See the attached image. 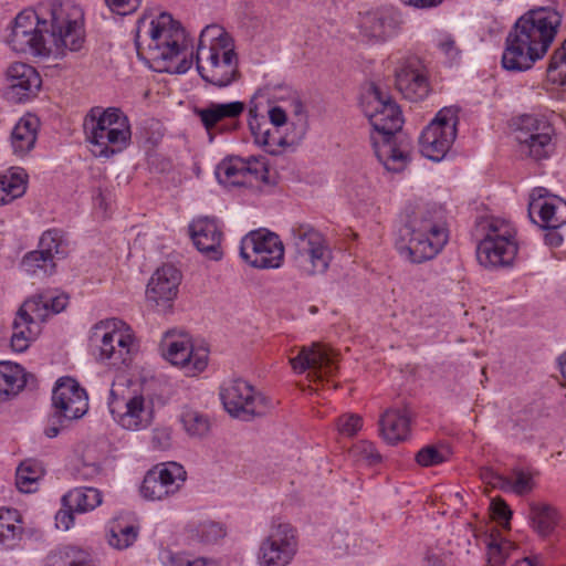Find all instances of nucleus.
Here are the masks:
<instances>
[{
  "label": "nucleus",
  "mask_w": 566,
  "mask_h": 566,
  "mask_svg": "<svg viewBox=\"0 0 566 566\" xmlns=\"http://www.w3.org/2000/svg\"><path fill=\"white\" fill-rule=\"evenodd\" d=\"M9 48L34 57H61L84 42V11L72 1H48L21 11L6 38Z\"/></svg>",
  "instance_id": "obj_1"
},
{
  "label": "nucleus",
  "mask_w": 566,
  "mask_h": 566,
  "mask_svg": "<svg viewBox=\"0 0 566 566\" xmlns=\"http://www.w3.org/2000/svg\"><path fill=\"white\" fill-rule=\"evenodd\" d=\"M560 23L559 12L548 7L523 14L506 38L502 55L503 67L514 72L530 70L546 55Z\"/></svg>",
  "instance_id": "obj_2"
},
{
  "label": "nucleus",
  "mask_w": 566,
  "mask_h": 566,
  "mask_svg": "<svg viewBox=\"0 0 566 566\" xmlns=\"http://www.w3.org/2000/svg\"><path fill=\"white\" fill-rule=\"evenodd\" d=\"M135 44L156 72L184 74L193 63L192 54L189 59L184 54L187 46L185 30L166 12L150 21L147 18L138 21Z\"/></svg>",
  "instance_id": "obj_3"
},
{
  "label": "nucleus",
  "mask_w": 566,
  "mask_h": 566,
  "mask_svg": "<svg viewBox=\"0 0 566 566\" xmlns=\"http://www.w3.org/2000/svg\"><path fill=\"white\" fill-rule=\"evenodd\" d=\"M360 107L374 130L381 137V142L371 137L378 159L389 171L403 170L410 159L409 150L391 140L403 123L399 106L378 84L369 82L363 87Z\"/></svg>",
  "instance_id": "obj_4"
},
{
  "label": "nucleus",
  "mask_w": 566,
  "mask_h": 566,
  "mask_svg": "<svg viewBox=\"0 0 566 566\" xmlns=\"http://www.w3.org/2000/svg\"><path fill=\"white\" fill-rule=\"evenodd\" d=\"M405 213V235L409 239L398 245L400 254L413 263L437 256L449 240L442 213L422 205L408 206Z\"/></svg>",
  "instance_id": "obj_5"
},
{
  "label": "nucleus",
  "mask_w": 566,
  "mask_h": 566,
  "mask_svg": "<svg viewBox=\"0 0 566 566\" xmlns=\"http://www.w3.org/2000/svg\"><path fill=\"white\" fill-rule=\"evenodd\" d=\"M83 130L91 153L97 158H112L132 140L130 122L118 107H92L83 119Z\"/></svg>",
  "instance_id": "obj_6"
},
{
  "label": "nucleus",
  "mask_w": 566,
  "mask_h": 566,
  "mask_svg": "<svg viewBox=\"0 0 566 566\" xmlns=\"http://www.w3.org/2000/svg\"><path fill=\"white\" fill-rule=\"evenodd\" d=\"M69 302L67 295L44 292L28 298L12 323L11 347L22 353L29 348L41 331V323L49 316L62 312Z\"/></svg>",
  "instance_id": "obj_7"
},
{
  "label": "nucleus",
  "mask_w": 566,
  "mask_h": 566,
  "mask_svg": "<svg viewBox=\"0 0 566 566\" xmlns=\"http://www.w3.org/2000/svg\"><path fill=\"white\" fill-rule=\"evenodd\" d=\"M290 245L294 266L302 275L324 274L333 253L325 235L308 223H296L290 229Z\"/></svg>",
  "instance_id": "obj_8"
},
{
  "label": "nucleus",
  "mask_w": 566,
  "mask_h": 566,
  "mask_svg": "<svg viewBox=\"0 0 566 566\" xmlns=\"http://www.w3.org/2000/svg\"><path fill=\"white\" fill-rule=\"evenodd\" d=\"M481 228L484 237L476 247L479 263L491 270L512 266L518 252L516 229L513 223L492 217L485 219Z\"/></svg>",
  "instance_id": "obj_9"
},
{
  "label": "nucleus",
  "mask_w": 566,
  "mask_h": 566,
  "mask_svg": "<svg viewBox=\"0 0 566 566\" xmlns=\"http://www.w3.org/2000/svg\"><path fill=\"white\" fill-rule=\"evenodd\" d=\"M91 343L98 350L97 358L115 368L127 366L137 352L132 328L117 318L96 323L92 328Z\"/></svg>",
  "instance_id": "obj_10"
},
{
  "label": "nucleus",
  "mask_w": 566,
  "mask_h": 566,
  "mask_svg": "<svg viewBox=\"0 0 566 566\" xmlns=\"http://www.w3.org/2000/svg\"><path fill=\"white\" fill-rule=\"evenodd\" d=\"M515 138L521 155L533 160L548 159L555 151V129L544 116L523 115Z\"/></svg>",
  "instance_id": "obj_11"
},
{
  "label": "nucleus",
  "mask_w": 566,
  "mask_h": 566,
  "mask_svg": "<svg viewBox=\"0 0 566 566\" xmlns=\"http://www.w3.org/2000/svg\"><path fill=\"white\" fill-rule=\"evenodd\" d=\"M284 254L280 237L264 228L250 231L240 242V256L255 269H279L283 265Z\"/></svg>",
  "instance_id": "obj_12"
},
{
  "label": "nucleus",
  "mask_w": 566,
  "mask_h": 566,
  "mask_svg": "<svg viewBox=\"0 0 566 566\" xmlns=\"http://www.w3.org/2000/svg\"><path fill=\"white\" fill-rule=\"evenodd\" d=\"M458 112L454 106L441 108L419 137L421 154L430 160H442L457 137Z\"/></svg>",
  "instance_id": "obj_13"
},
{
  "label": "nucleus",
  "mask_w": 566,
  "mask_h": 566,
  "mask_svg": "<svg viewBox=\"0 0 566 566\" xmlns=\"http://www.w3.org/2000/svg\"><path fill=\"white\" fill-rule=\"evenodd\" d=\"M108 408L114 421L129 431L147 429L155 418L154 400L143 392L119 397L111 390Z\"/></svg>",
  "instance_id": "obj_14"
},
{
  "label": "nucleus",
  "mask_w": 566,
  "mask_h": 566,
  "mask_svg": "<svg viewBox=\"0 0 566 566\" xmlns=\"http://www.w3.org/2000/svg\"><path fill=\"white\" fill-rule=\"evenodd\" d=\"M160 352L170 364L180 367L186 375L196 376L208 365V350L195 348L188 334L175 329L167 331L160 340Z\"/></svg>",
  "instance_id": "obj_15"
},
{
  "label": "nucleus",
  "mask_w": 566,
  "mask_h": 566,
  "mask_svg": "<svg viewBox=\"0 0 566 566\" xmlns=\"http://www.w3.org/2000/svg\"><path fill=\"white\" fill-rule=\"evenodd\" d=\"M298 551L296 530L289 523H273L258 551L260 566H287Z\"/></svg>",
  "instance_id": "obj_16"
},
{
  "label": "nucleus",
  "mask_w": 566,
  "mask_h": 566,
  "mask_svg": "<svg viewBox=\"0 0 566 566\" xmlns=\"http://www.w3.org/2000/svg\"><path fill=\"white\" fill-rule=\"evenodd\" d=\"M220 398L224 409L232 416L249 420L266 410L265 398L243 379H232L223 382Z\"/></svg>",
  "instance_id": "obj_17"
},
{
  "label": "nucleus",
  "mask_w": 566,
  "mask_h": 566,
  "mask_svg": "<svg viewBox=\"0 0 566 566\" xmlns=\"http://www.w3.org/2000/svg\"><path fill=\"white\" fill-rule=\"evenodd\" d=\"M53 421L71 422L81 419L88 410V397L84 388L71 377L57 379L52 391Z\"/></svg>",
  "instance_id": "obj_18"
},
{
  "label": "nucleus",
  "mask_w": 566,
  "mask_h": 566,
  "mask_svg": "<svg viewBox=\"0 0 566 566\" xmlns=\"http://www.w3.org/2000/svg\"><path fill=\"white\" fill-rule=\"evenodd\" d=\"M187 473L177 462H165L149 470L140 485V494L148 501H164L178 493Z\"/></svg>",
  "instance_id": "obj_19"
},
{
  "label": "nucleus",
  "mask_w": 566,
  "mask_h": 566,
  "mask_svg": "<svg viewBox=\"0 0 566 566\" xmlns=\"http://www.w3.org/2000/svg\"><path fill=\"white\" fill-rule=\"evenodd\" d=\"M197 71L206 82L226 87L238 74V57L234 49L214 50L196 53Z\"/></svg>",
  "instance_id": "obj_20"
},
{
  "label": "nucleus",
  "mask_w": 566,
  "mask_h": 566,
  "mask_svg": "<svg viewBox=\"0 0 566 566\" xmlns=\"http://www.w3.org/2000/svg\"><path fill=\"white\" fill-rule=\"evenodd\" d=\"M295 374H304L311 380H322L333 377L337 370V354L326 345L313 343L303 346L295 357L290 358Z\"/></svg>",
  "instance_id": "obj_21"
},
{
  "label": "nucleus",
  "mask_w": 566,
  "mask_h": 566,
  "mask_svg": "<svg viewBox=\"0 0 566 566\" xmlns=\"http://www.w3.org/2000/svg\"><path fill=\"white\" fill-rule=\"evenodd\" d=\"M528 216L544 229H558L566 224V201L536 187L530 193Z\"/></svg>",
  "instance_id": "obj_22"
},
{
  "label": "nucleus",
  "mask_w": 566,
  "mask_h": 566,
  "mask_svg": "<svg viewBox=\"0 0 566 566\" xmlns=\"http://www.w3.org/2000/svg\"><path fill=\"white\" fill-rule=\"evenodd\" d=\"M244 111L245 104L241 101L210 102L201 107H195L193 114L200 119L207 133L212 135L235 130Z\"/></svg>",
  "instance_id": "obj_23"
},
{
  "label": "nucleus",
  "mask_w": 566,
  "mask_h": 566,
  "mask_svg": "<svg viewBox=\"0 0 566 566\" xmlns=\"http://www.w3.org/2000/svg\"><path fill=\"white\" fill-rule=\"evenodd\" d=\"M4 82V96L13 103L29 101L42 86V78L36 69L23 62H14L7 67Z\"/></svg>",
  "instance_id": "obj_24"
},
{
  "label": "nucleus",
  "mask_w": 566,
  "mask_h": 566,
  "mask_svg": "<svg viewBox=\"0 0 566 566\" xmlns=\"http://www.w3.org/2000/svg\"><path fill=\"white\" fill-rule=\"evenodd\" d=\"M397 90L406 99L419 102L430 92L427 71L417 56H408L399 62L395 70Z\"/></svg>",
  "instance_id": "obj_25"
},
{
  "label": "nucleus",
  "mask_w": 566,
  "mask_h": 566,
  "mask_svg": "<svg viewBox=\"0 0 566 566\" xmlns=\"http://www.w3.org/2000/svg\"><path fill=\"white\" fill-rule=\"evenodd\" d=\"M268 169L265 164L256 158H229L217 168V178L228 186H245L253 181L265 180Z\"/></svg>",
  "instance_id": "obj_26"
},
{
  "label": "nucleus",
  "mask_w": 566,
  "mask_h": 566,
  "mask_svg": "<svg viewBox=\"0 0 566 566\" xmlns=\"http://www.w3.org/2000/svg\"><path fill=\"white\" fill-rule=\"evenodd\" d=\"M188 229L190 238L200 253L213 261H219L222 258L223 233L221 224L216 218L197 217L189 223Z\"/></svg>",
  "instance_id": "obj_27"
},
{
  "label": "nucleus",
  "mask_w": 566,
  "mask_h": 566,
  "mask_svg": "<svg viewBox=\"0 0 566 566\" xmlns=\"http://www.w3.org/2000/svg\"><path fill=\"white\" fill-rule=\"evenodd\" d=\"M180 272L172 265H164L155 271L146 289L147 301L157 307L167 308L178 294Z\"/></svg>",
  "instance_id": "obj_28"
},
{
  "label": "nucleus",
  "mask_w": 566,
  "mask_h": 566,
  "mask_svg": "<svg viewBox=\"0 0 566 566\" xmlns=\"http://www.w3.org/2000/svg\"><path fill=\"white\" fill-rule=\"evenodd\" d=\"M399 27L398 15L390 10H377L363 15L361 33L375 41H386L396 34Z\"/></svg>",
  "instance_id": "obj_29"
},
{
  "label": "nucleus",
  "mask_w": 566,
  "mask_h": 566,
  "mask_svg": "<svg viewBox=\"0 0 566 566\" xmlns=\"http://www.w3.org/2000/svg\"><path fill=\"white\" fill-rule=\"evenodd\" d=\"M39 127V118L32 114H27L17 122L11 132V146L17 156L22 157L34 147Z\"/></svg>",
  "instance_id": "obj_30"
},
{
  "label": "nucleus",
  "mask_w": 566,
  "mask_h": 566,
  "mask_svg": "<svg viewBox=\"0 0 566 566\" xmlns=\"http://www.w3.org/2000/svg\"><path fill=\"white\" fill-rule=\"evenodd\" d=\"M381 437L389 444H396L407 439L410 431V418L403 410L388 409L379 420Z\"/></svg>",
  "instance_id": "obj_31"
},
{
  "label": "nucleus",
  "mask_w": 566,
  "mask_h": 566,
  "mask_svg": "<svg viewBox=\"0 0 566 566\" xmlns=\"http://www.w3.org/2000/svg\"><path fill=\"white\" fill-rule=\"evenodd\" d=\"M178 421L182 430L190 439L206 438L212 427L210 416L191 406H184L178 415Z\"/></svg>",
  "instance_id": "obj_32"
},
{
  "label": "nucleus",
  "mask_w": 566,
  "mask_h": 566,
  "mask_svg": "<svg viewBox=\"0 0 566 566\" xmlns=\"http://www.w3.org/2000/svg\"><path fill=\"white\" fill-rule=\"evenodd\" d=\"M249 128L254 143L270 154H276L283 145V138L279 130L273 128L266 120L259 118L254 109H250Z\"/></svg>",
  "instance_id": "obj_33"
},
{
  "label": "nucleus",
  "mask_w": 566,
  "mask_h": 566,
  "mask_svg": "<svg viewBox=\"0 0 566 566\" xmlns=\"http://www.w3.org/2000/svg\"><path fill=\"white\" fill-rule=\"evenodd\" d=\"M102 501V492L95 488H75L62 496L63 506L76 513L93 511Z\"/></svg>",
  "instance_id": "obj_34"
},
{
  "label": "nucleus",
  "mask_w": 566,
  "mask_h": 566,
  "mask_svg": "<svg viewBox=\"0 0 566 566\" xmlns=\"http://www.w3.org/2000/svg\"><path fill=\"white\" fill-rule=\"evenodd\" d=\"M139 527L125 517H116L108 523L107 543L115 549H126L137 539Z\"/></svg>",
  "instance_id": "obj_35"
},
{
  "label": "nucleus",
  "mask_w": 566,
  "mask_h": 566,
  "mask_svg": "<svg viewBox=\"0 0 566 566\" xmlns=\"http://www.w3.org/2000/svg\"><path fill=\"white\" fill-rule=\"evenodd\" d=\"M28 175L23 168L13 167L0 174V205H7L24 195Z\"/></svg>",
  "instance_id": "obj_36"
},
{
  "label": "nucleus",
  "mask_w": 566,
  "mask_h": 566,
  "mask_svg": "<svg viewBox=\"0 0 566 566\" xmlns=\"http://www.w3.org/2000/svg\"><path fill=\"white\" fill-rule=\"evenodd\" d=\"M20 513L14 509H0V551L13 548L22 535Z\"/></svg>",
  "instance_id": "obj_37"
},
{
  "label": "nucleus",
  "mask_w": 566,
  "mask_h": 566,
  "mask_svg": "<svg viewBox=\"0 0 566 566\" xmlns=\"http://www.w3.org/2000/svg\"><path fill=\"white\" fill-rule=\"evenodd\" d=\"M24 369L10 361L0 363V401L15 396L25 386Z\"/></svg>",
  "instance_id": "obj_38"
},
{
  "label": "nucleus",
  "mask_w": 566,
  "mask_h": 566,
  "mask_svg": "<svg viewBox=\"0 0 566 566\" xmlns=\"http://www.w3.org/2000/svg\"><path fill=\"white\" fill-rule=\"evenodd\" d=\"M234 49L232 39L226 32V30L219 24H209L200 32L198 46L196 53H200L203 50H227Z\"/></svg>",
  "instance_id": "obj_39"
},
{
  "label": "nucleus",
  "mask_w": 566,
  "mask_h": 566,
  "mask_svg": "<svg viewBox=\"0 0 566 566\" xmlns=\"http://www.w3.org/2000/svg\"><path fill=\"white\" fill-rule=\"evenodd\" d=\"M44 474L42 465L35 460H25L17 469L15 485L20 492H35Z\"/></svg>",
  "instance_id": "obj_40"
},
{
  "label": "nucleus",
  "mask_w": 566,
  "mask_h": 566,
  "mask_svg": "<svg viewBox=\"0 0 566 566\" xmlns=\"http://www.w3.org/2000/svg\"><path fill=\"white\" fill-rule=\"evenodd\" d=\"M531 520L533 528L541 536H548L558 523V513L555 507L548 504H532Z\"/></svg>",
  "instance_id": "obj_41"
},
{
  "label": "nucleus",
  "mask_w": 566,
  "mask_h": 566,
  "mask_svg": "<svg viewBox=\"0 0 566 566\" xmlns=\"http://www.w3.org/2000/svg\"><path fill=\"white\" fill-rule=\"evenodd\" d=\"M22 270L30 275H51L55 263L43 251L34 250L27 253L21 262Z\"/></svg>",
  "instance_id": "obj_42"
},
{
  "label": "nucleus",
  "mask_w": 566,
  "mask_h": 566,
  "mask_svg": "<svg viewBox=\"0 0 566 566\" xmlns=\"http://www.w3.org/2000/svg\"><path fill=\"white\" fill-rule=\"evenodd\" d=\"M39 249L50 256L52 261L55 258H64L67 253V245L63 232L57 229L45 231L40 238Z\"/></svg>",
  "instance_id": "obj_43"
},
{
  "label": "nucleus",
  "mask_w": 566,
  "mask_h": 566,
  "mask_svg": "<svg viewBox=\"0 0 566 566\" xmlns=\"http://www.w3.org/2000/svg\"><path fill=\"white\" fill-rule=\"evenodd\" d=\"M191 537L203 544L218 542L226 535L223 525L211 520H203L192 525L190 528Z\"/></svg>",
  "instance_id": "obj_44"
},
{
  "label": "nucleus",
  "mask_w": 566,
  "mask_h": 566,
  "mask_svg": "<svg viewBox=\"0 0 566 566\" xmlns=\"http://www.w3.org/2000/svg\"><path fill=\"white\" fill-rule=\"evenodd\" d=\"M515 549L511 541L492 537L488 543V566H504Z\"/></svg>",
  "instance_id": "obj_45"
},
{
  "label": "nucleus",
  "mask_w": 566,
  "mask_h": 566,
  "mask_svg": "<svg viewBox=\"0 0 566 566\" xmlns=\"http://www.w3.org/2000/svg\"><path fill=\"white\" fill-rule=\"evenodd\" d=\"M499 481L495 483L504 491H512L518 495L527 494L533 490L534 483L531 474L524 471H515L511 479L496 478Z\"/></svg>",
  "instance_id": "obj_46"
},
{
  "label": "nucleus",
  "mask_w": 566,
  "mask_h": 566,
  "mask_svg": "<svg viewBox=\"0 0 566 566\" xmlns=\"http://www.w3.org/2000/svg\"><path fill=\"white\" fill-rule=\"evenodd\" d=\"M434 45L449 63L459 62L461 49L452 34L438 32L434 36Z\"/></svg>",
  "instance_id": "obj_47"
},
{
  "label": "nucleus",
  "mask_w": 566,
  "mask_h": 566,
  "mask_svg": "<svg viewBox=\"0 0 566 566\" xmlns=\"http://www.w3.org/2000/svg\"><path fill=\"white\" fill-rule=\"evenodd\" d=\"M60 558V566H96L91 553L75 546H69L61 551Z\"/></svg>",
  "instance_id": "obj_48"
},
{
  "label": "nucleus",
  "mask_w": 566,
  "mask_h": 566,
  "mask_svg": "<svg viewBox=\"0 0 566 566\" xmlns=\"http://www.w3.org/2000/svg\"><path fill=\"white\" fill-rule=\"evenodd\" d=\"M164 566H217L210 559L203 557L191 558L189 555L164 552L161 555Z\"/></svg>",
  "instance_id": "obj_49"
},
{
  "label": "nucleus",
  "mask_w": 566,
  "mask_h": 566,
  "mask_svg": "<svg viewBox=\"0 0 566 566\" xmlns=\"http://www.w3.org/2000/svg\"><path fill=\"white\" fill-rule=\"evenodd\" d=\"M448 459L447 450L436 446H426L416 454V461L421 467H433L443 463Z\"/></svg>",
  "instance_id": "obj_50"
},
{
  "label": "nucleus",
  "mask_w": 566,
  "mask_h": 566,
  "mask_svg": "<svg viewBox=\"0 0 566 566\" xmlns=\"http://www.w3.org/2000/svg\"><path fill=\"white\" fill-rule=\"evenodd\" d=\"M426 566H454L455 558L450 551L431 547L423 557Z\"/></svg>",
  "instance_id": "obj_51"
},
{
  "label": "nucleus",
  "mask_w": 566,
  "mask_h": 566,
  "mask_svg": "<svg viewBox=\"0 0 566 566\" xmlns=\"http://www.w3.org/2000/svg\"><path fill=\"white\" fill-rule=\"evenodd\" d=\"M363 427V418L356 413H346L337 419L338 432L346 437L355 436Z\"/></svg>",
  "instance_id": "obj_52"
},
{
  "label": "nucleus",
  "mask_w": 566,
  "mask_h": 566,
  "mask_svg": "<svg viewBox=\"0 0 566 566\" xmlns=\"http://www.w3.org/2000/svg\"><path fill=\"white\" fill-rule=\"evenodd\" d=\"M108 8L120 15L134 12L140 4L142 0H105Z\"/></svg>",
  "instance_id": "obj_53"
},
{
  "label": "nucleus",
  "mask_w": 566,
  "mask_h": 566,
  "mask_svg": "<svg viewBox=\"0 0 566 566\" xmlns=\"http://www.w3.org/2000/svg\"><path fill=\"white\" fill-rule=\"evenodd\" d=\"M562 67H566V40L551 56L547 72L552 73Z\"/></svg>",
  "instance_id": "obj_54"
},
{
  "label": "nucleus",
  "mask_w": 566,
  "mask_h": 566,
  "mask_svg": "<svg viewBox=\"0 0 566 566\" xmlns=\"http://www.w3.org/2000/svg\"><path fill=\"white\" fill-rule=\"evenodd\" d=\"M269 119L268 122L271 126H274V128H279L283 126L286 123V113L285 111L280 106H273L269 109Z\"/></svg>",
  "instance_id": "obj_55"
},
{
  "label": "nucleus",
  "mask_w": 566,
  "mask_h": 566,
  "mask_svg": "<svg viewBox=\"0 0 566 566\" xmlns=\"http://www.w3.org/2000/svg\"><path fill=\"white\" fill-rule=\"evenodd\" d=\"M74 512L75 511H71L70 509H66V507H65V510H60L55 515L56 526L64 531L70 530V527L74 523V516H73Z\"/></svg>",
  "instance_id": "obj_56"
},
{
  "label": "nucleus",
  "mask_w": 566,
  "mask_h": 566,
  "mask_svg": "<svg viewBox=\"0 0 566 566\" xmlns=\"http://www.w3.org/2000/svg\"><path fill=\"white\" fill-rule=\"evenodd\" d=\"M103 473V468L99 463H84L81 470V474L85 479H94Z\"/></svg>",
  "instance_id": "obj_57"
},
{
  "label": "nucleus",
  "mask_w": 566,
  "mask_h": 566,
  "mask_svg": "<svg viewBox=\"0 0 566 566\" xmlns=\"http://www.w3.org/2000/svg\"><path fill=\"white\" fill-rule=\"evenodd\" d=\"M493 511L496 517L501 520H509L512 515V512L510 507L506 505V503L500 501V502H493Z\"/></svg>",
  "instance_id": "obj_58"
},
{
  "label": "nucleus",
  "mask_w": 566,
  "mask_h": 566,
  "mask_svg": "<svg viewBox=\"0 0 566 566\" xmlns=\"http://www.w3.org/2000/svg\"><path fill=\"white\" fill-rule=\"evenodd\" d=\"M363 453L369 463H377L381 460L380 454L371 443H365L363 446Z\"/></svg>",
  "instance_id": "obj_59"
},
{
  "label": "nucleus",
  "mask_w": 566,
  "mask_h": 566,
  "mask_svg": "<svg viewBox=\"0 0 566 566\" xmlns=\"http://www.w3.org/2000/svg\"><path fill=\"white\" fill-rule=\"evenodd\" d=\"M443 0H401L407 6H411L415 8H431L436 7L437 4L441 3Z\"/></svg>",
  "instance_id": "obj_60"
},
{
  "label": "nucleus",
  "mask_w": 566,
  "mask_h": 566,
  "mask_svg": "<svg viewBox=\"0 0 566 566\" xmlns=\"http://www.w3.org/2000/svg\"><path fill=\"white\" fill-rule=\"evenodd\" d=\"M67 423L69 422H64L63 424H61L60 422H54L52 413L50 417V424L45 428L44 433L48 438H55L60 433L61 429L65 427Z\"/></svg>",
  "instance_id": "obj_61"
},
{
  "label": "nucleus",
  "mask_w": 566,
  "mask_h": 566,
  "mask_svg": "<svg viewBox=\"0 0 566 566\" xmlns=\"http://www.w3.org/2000/svg\"><path fill=\"white\" fill-rule=\"evenodd\" d=\"M545 241L547 244L552 245V247H558L562 244L563 242V238L559 233L557 232H554V233H549L545 237Z\"/></svg>",
  "instance_id": "obj_62"
},
{
  "label": "nucleus",
  "mask_w": 566,
  "mask_h": 566,
  "mask_svg": "<svg viewBox=\"0 0 566 566\" xmlns=\"http://www.w3.org/2000/svg\"><path fill=\"white\" fill-rule=\"evenodd\" d=\"M536 560H537V558L531 559L528 557H524V558L516 560L513 566H537L538 563Z\"/></svg>",
  "instance_id": "obj_63"
},
{
  "label": "nucleus",
  "mask_w": 566,
  "mask_h": 566,
  "mask_svg": "<svg viewBox=\"0 0 566 566\" xmlns=\"http://www.w3.org/2000/svg\"><path fill=\"white\" fill-rule=\"evenodd\" d=\"M559 368L563 377L566 379V352L559 357Z\"/></svg>",
  "instance_id": "obj_64"
}]
</instances>
